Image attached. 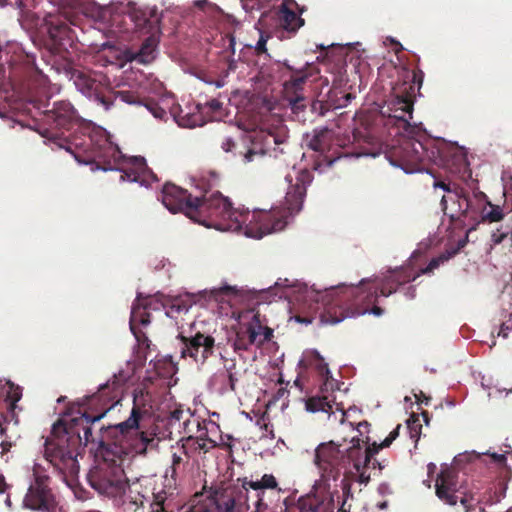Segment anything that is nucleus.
<instances>
[{"label": "nucleus", "mask_w": 512, "mask_h": 512, "mask_svg": "<svg viewBox=\"0 0 512 512\" xmlns=\"http://www.w3.org/2000/svg\"><path fill=\"white\" fill-rule=\"evenodd\" d=\"M235 142L233 141L232 138L230 137H226L223 139L222 143H221V148L225 151V152H230L233 150V148L235 147Z\"/></svg>", "instance_id": "nucleus-53"}, {"label": "nucleus", "mask_w": 512, "mask_h": 512, "mask_svg": "<svg viewBox=\"0 0 512 512\" xmlns=\"http://www.w3.org/2000/svg\"><path fill=\"white\" fill-rule=\"evenodd\" d=\"M135 419L128 423L118 426L112 430V438L116 439L112 448L107 449L102 456V460L88 473V482L90 486L101 496L112 500L116 507H123L124 510L137 512L143 506L144 496L138 493L135 497L127 495V490L131 494L133 486L129 485L126 477L123 462L127 458H133L136 455H146L148 450L158 447L159 439L155 435L147 438H131L123 432L124 428H130Z\"/></svg>", "instance_id": "nucleus-3"}, {"label": "nucleus", "mask_w": 512, "mask_h": 512, "mask_svg": "<svg viewBox=\"0 0 512 512\" xmlns=\"http://www.w3.org/2000/svg\"><path fill=\"white\" fill-rule=\"evenodd\" d=\"M182 343L181 357H190L198 364H204L215 351V338L209 334L197 332L192 336L179 334Z\"/></svg>", "instance_id": "nucleus-17"}, {"label": "nucleus", "mask_w": 512, "mask_h": 512, "mask_svg": "<svg viewBox=\"0 0 512 512\" xmlns=\"http://www.w3.org/2000/svg\"><path fill=\"white\" fill-rule=\"evenodd\" d=\"M395 282L392 280V272L386 276L382 283L379 285V291H380V295L383 296V291H384V288L387 287L388 289H390L391 286H395Z\"/></svg>", "instance_id": "nucleus-52"}, {"label": "nucleus", "mask_w": 512, "mask_h": 512, "mask_svg": "<svg viewBox=\"0 0 512 512\" xmlns=\"http://www.w3.org/2000/svg\"><path fill=\"white\" fill-rule=\"evenodd\" d=\"M46 76L36 68H31L28 78L27 87L28 89H37L46 85Z\"/></svg>", "instance_id": "nucleus-35"}, {"label": "nucleus", "mask_w": 512, "mask_h": 512, "mask_svg": "<svg viewBox=\"0 0 512 512\" xmlns=\"http://www.w3.org/2000/svg\"><path fill=\"white\" fill-rule=\"evenodd\" d=\"M194 199L187 190L167 183L162 189V203L172 213L181 212L190 219L192 218V210L194 209Z\"/></svg>", "instance_id": "nucleus-19"}, {"label": "nucleus", "mask_w": 512, "mask_h": 512, "mask_svg": "<svg viewBox=\"0 0 512 512\" xmlns=\"http://www.w3.org/2000/svg\"><path fill=\"white\" fill-rule=\"evenodd\" d=\"M417 402L424 403L425 405H428L431 401V397L426 396L422 391L419 392V394L414 395Z\"/></svg>", "instance_id": "nucleus-57"}, {"label": "nucleus", "mask_w": 512, "mask_h": 512, "mask_svg": "<svg viewBox=\"0 0 512 512\" xmlns=\"http://www.w3.org/2000/svg\"><path fill=\"white\" fill-rule=\"evenodd\" d=\"M407 428L411 439H414L415 443L420 439L422 425L416 414H412L407 420Z\"/></svg>", "instance_id": "nucleus-38"}, {"label": "nucleus", "mask_w": 512, "mask_h": 512, "mask_svg": "<svg viewBox=\"0 0 512 512\" xmlns=\"http://www.w3.org/2000/svg\"><path fill=\"white\" fill-rule=\"evenodd\" d=\"M311 356L312 359L310 360V363L316 367L321 376L328 378L330 371L328 365L324 363L323 358L316 351L312 352Z\"/></svg>", "instance_id": "nucleus-40"}, {"label": "nucleus", "mask_w": 512, "mask_h": 512, "mask_svg": "<svg viewBox=\"0 0 512 512\" xmlns=\"http://www.w3.org/2000/svg\"><path fill=\"white\" fill-rule=\"evenodd\" d=\"M504 214L499 206L492 205L489 201L486 210H483L481 223L482 222H498L502 220Z\"/></svg>", "instance_id": "nucleus-36"}, {"label": "nucleus", "mask_w": 512, "mask_h": 512, "mask_svg": "<svg viewBox=\"0 0 512 512\" xmlns=\"http://www.w3.org/2000/svg\"><path fill=\"white\" fill-rule=\"evenodd\" d=\"M131 332L135 336L140 347H144L149 350L151 341L148 339L147 335L139 328H132Z\"/></svg>", "instance_id": "nucleus-45"}, {"label": "nucleus", "mask_w": 512, "mask_h": 512, "mask_svg": "<svg viewBox=\"0 0 512 512\" xmlns=\"http://www.w3.org/2000/svg\"><path fill=\"white\" fill-rule=\"evenodd\" d=\"M278 26L282 29L283 33L287 32L290 35H295L296 32L304 25L305 21L295 11L287 7V4L282 3L277 12Z\"/></svg>", "instance_id": "nucleus-23"}, {"label": "nucleus", "mask_w": 512, "mask_h": 512, "mask_svg": "<svg viewBox=\"0 0 512 512\" xmlns=\"http://www.w3.org/2000/svg\"><path fill=\"white\" fill-rule=\"evenodd\" d=\"M401 425L398 424L389 435L381 442H373L370 444L362 443L359 448V468L351 466L348 473L344 474L346 477H356L357 481L361 484H368L370 481V474L367 469L370 467L371 458L374 457L381 449L389 447L392 442L399 436Z\"/></svg>", "instance_id": "nucleus-15"}, {"label": "nucleus", "mask_w": 512, "mask_h": 512, "mask_svg": "<svg viewBox=\"0 0 512 512\" xmlns=\"http://www.w3.org/2000/svg\"><path fill=\"white\" fill-rule=\"evenodd\" d=\"M239 290L236 286H231V285H223L221 287H218V288H213L211 289L210 293H211V296L215 299V300H224L225 297H230V296H237L239 294Z\"/></svg>", "instance_id": "nucleus-37"}, {"label": "nucleus", "mask_w": 512, "mask_h": 512, "mask_svg": "<svg viewBox=\"0 0 512 512\" xmlns=\"http://www.w3.org/2000/svg\"><path fill=\"white\" fill-rule=\"evenodd\" d=\"M435 187H440L448 192L447 196H443L441 204L445 213H447V201L450 200L453 204L457 203L458 215L451 213L452 220L458 219L462 221L464 226H471L470 230L476 229V226L481 223L483 210H486L488 200L484 193L479 192L470 196L463 188L455 187L451 189L450 184L443 181L435 182Z\"/></svg>", "instance_id": "nucleus-8"}, {"label": "nucleus", "mask_w": 512, "mask_h": 512, "mask_svg": "<svg viewBox=\"0 0 512 512\" xmlns=\"http://www.w3.org/2000/svg\"><path fill=\"white\" fill-rule=\"evenodd\" d=\"M122 382L123 380L114 375L112 380L101 385L97 394L93 395L94 399H107V402H111L102 412L90 415L87 412L78 411L77 416L62 417L53 424L51 435L45 442L44 456L54 470L63 477L67 474L74 476L78 473L77 456L82 445L97 444L100 454L103 456L107 449L112 448L114 443L116 444V439L111 437L112 430L133 420V416L136 423L130 424V428H124L125 434L131 435V438H147L155 435V433L140 429V421L149 414L151 409V405L147 403L148 393L143 390L134 392L133 406L125 421L107 426L100 424L106 413L119 403Z\"/></svg>", "instance_id": "nucleus-1"}, {"label": "nucleus", "mask_w": 512, "mask_h": 512, "mask_svg": "<svg viewBox=\"0 0 512 512\" xmlns=\"http://www.w3.org/2000/svg\"><path fill=\"white\" fill-rule=\"evenodd\" d=\"M341 489H342L343 497H344V499H346V501L350 498L351 499L353 498L352 484H351L350 480L347 479L346 476L341 481Z\"/></svg>", "instance_id": "nucleus-47"}, {"label": "nucleus", "mask_w": 512, "mask_h": 512, "mask_svg": "<svg viewBox=\"0 0 512 512\" xmlns=\"http://www.w3.org/2000/svg\"><path fill=\"white\" fill-rule=\"evenodd\" d=\"M148 309H158L155 295L142 299L141 294H138L137 299L133 303L131 309L130 329L137 328L136 325L147 326L150 324V314L147 311Z\"/></svg>", "instance_id": "nucleus-22"}, {"label": "nucleus", "mask_w": 512, "mask_h": 512, "mask_svg": "<svg viewBox=\"0 0 512 512\" xmlns=\"http://www.w3.org/2000/svg\"><path fill=\"white\" fill-rule=\"evenodd\" d=\"M33 106L43 116L48 127L40 134L60 149L71 153L78 162H97L103 164V170H119L122 180L147 185L156 177L147 166L143 157L123 159L118 147L114 146L102 132H92L84 124L72 104L66 100L55 101L49 109V103L32 100Z\"/></svg>", "instance_id": "nucleus-2"}, {"label": "nucleus", "mask_w": 512, "mask_h": 512, "mask_svg": "<svg viewBox=\"0 0 512 512\" xmlns=\"http://www.w3.org/2000/svg\"><path fill=\"white\" fill-rule=\"evenodd\" d=\"M419 277V274H415V275H412L411 272L409 270H406V269H400V270H395L392 272V280L396 283L395 286H391L390 289H388L387 287L384 288V291H383V296L384 297H387L389 296L390 294L394 293L397 291V289L405 284V283H409L411 281H415L416 278Z\"/></svg>", "instance_id": "nucleus-30"}, {"label": "nucleus", "mask_w": 512, "mask_h": 512, "mask_svg": "<svg viewBox=\"0 0 512 512\" xmlns=\"http://www.w3.org/2000/svg\"><path fill=\"white\" fill-rule=\"evenodd\" d=\"M155 300L158 308L160 306L164 308L166 315L170 318H176L179 314L188 312L189 309L188 304L180 298L170 299L163 294L157 293L155 294Z\"/></svg>", "instance_id": "nucleus-25"}, {"label": "nucleus", "mask_w": 512, "mask_h": 512, "mask_svg": "<svg viewBox=\"0 0 512 512\" xmlns=\"http://www.w3.org/2000/svg\"><path fill=\"white\" fill-rule=\"evenodd\" d=\"M184 412L182 410H174L171 413V418L180 421L183 418Z\"/></svg>", "instance_id": "nucleus-61"}, {"label": "nucleus", "mask_w": 512, "mask_h": 512, "mask_svg": "<svg viewBox=\"0 0 512 512\" xmlns=\"http://www.w3.org/2000/svg\"><path fill=\"white\" fill-rule=\"evenodd\" d=\"M340 93L341 96L337 97V91H331L329 94V100L326 103L317 101L312 104L313 110H317L319 107V114L323 116L330 109H339L347 106V104L355 98L351 93Z\"/></svg>", "instance_id": "nucleus-26"}, {"label": "nucleus", "mask_w": 512, "mask_h": 512, "mask_svg": "<svg viewBox=\"0 0 512 512\" xmlns=\"http://www.w3.org/2000/svg\"><path fill=\"white\" fill-rule=\"evenodd\" d=\"M284 97L295 115H299L307 107L308 100L303 94H284Z\"/></svg>", "instance_id": "nucleus-34"}, {"label": "nucleus", "mask_w": 512, "mask_h": 512, "mask_svg": "<svg viewBox=\"0 0 512 512\" xmlns=\"http://www.w3.org/2000/svg\"><path fill=\"white\" fill-rule=\"evenodd\" d=\"M248 216L249 212L234 209L229 198L216 191L195 196L191 220L206 227L229 230L241 227Z\"/></svg>", "instance_id": "nucleus-7"}, {"label": "nucleus", "mask_w": 512, "mask_h": 512, "mask_svg": "<svg viewBox=\"0 0 512 512\" xmlns=\"http://www.w3.org/2000/svg\"><path fill=\"white\" fill-rule=\"evenodd\" d=\"M273 336V330L263 326L258 315H253L251 321L241 324L233 340V348L237 353L247 351L251 346L260 347Z\"/></svg>", "instance_id": "nucleus-14"}, {"label": "nucleus", "mask_w": 512, "mask_h": 512, "mask_svg": "<svg viewBox=\"0 0 512 512\" xmlns=\"http://www.w3.org/2000/svg\"><path fill=\"white\" fill-rule=\"evenodd\" d=\"M306 409L311 412H326L329 413L332 410V405L328 397H311L306 402Z\"/></svg>", "instance_id": "nucleus-32"}, {"label": "nucleus", "mask_w": 512, "mask_h": 512, "mask_svg": "<svg viewBox=\"0 0 512 512\" xmlns=\"http://www.w3.org/2000/svg\"><path fill=\"white\" fill-rule=\"evenodd\" d=\"M285 181L289 185L285 196L286 208L283 211L277 208L269 211H254L249 220L250 224H256L254 237L262 238L267 234L283 230L287 225L288 216L301 210L306 188L312 181V174L307 169H302L296 172L295 177L287 174Z\"/></svg>", "instance_id": "nucleus-5"}, {"label": "nucleus", "mask_w": 512, "mask_h": 512, "mask_svg": "<svg viewBox=\"0 0 512 512\" xmlns=\"http://www.w3.org/2000/svg\"><path fill=\"white\" fill-rule=\"evenodd\" d=\"M508 232H501L500 230H497L492 233L491 235V241L494 245L500 244L503 242L505 238H507Z\"/></svg>", "instance_id": "nucleus-51"}, {"label": "nucleus", "mask_w": 512, "mask_h": 512, "mask_svg": "<svg viewBox=\"0 0 512 512\" xmlns=\"http://www.w3.org/2000/svg\"><path fill=\"white\" fill-rule=\"evenodd\" d=\"M437 155L439 151L435 141H421L411 137H403L392 152L395 158L393 164L401 167L406 173L428 170V166L433 164Z\"/></svg>", "instance_id": "nucleus-9"}, {"label": "nucleus", "mask_w": 512, "mask_h": 512, "mask_svg": "<svg viewBox=\"0 0 512 512\" xmlns=\"http://www.w3.org/2000/svg\"><path fill=\"white\" fill-rule=\"evenodd\" d=\"M456 254V251H446L439 256L432 258L428 265L424 268H421L418 272L420 275L425 274H432L435 269H437L440 265L444 264L446 261H448L451 257H453Z\"/></svg>", "instance_id": "nucleus-33"}, {"label": "nucleus", "mask_w": 512, "mask_h": 512, "mask_svg": "<svg viewBox=\"0 0 512 512\" xmlns=\"http://www.w3.org/2000/svg\"><path fill=\"white\" fill-rule=\"evenodd\" d=\"M298 512H317L318 504L311 498H300L297 504Z\"/></svg>", "instance_id": "nucleus-43"}, {"label": "nucleus", "mask_w": 512, "mask_h": 512, "mask_svg": "<svg viewBox=\"0 0 512 512\" xmlns=\"http://www.w3.org/2000/svg\"><path fill=\"white\" fill-rule=\"evenodd\" d=\"M378 290L379 284L366 286L364 280L360 286L339 285L324 290L305 285L300 289L296 300L307 304L311 312L321 311L322 322L337 324L347 317L365 313L382 315L383 309L375 305Z\"/></svg>", "instance_id": "nucleus-4"}, {"label": "nucleus", "mask_w": 512, "mask_h": 512, "mask_svg": "<svg viewBox=\"0 0 512 512\" xmlns=\"http://www.w3.org/2000/svg\"><path fill=\"white\" fill-rule=\"evenodd\" d=\"M435 494L444 504L455 506L458 502L465 512H473L481 502L473 491H467L458 483L457 475L450 469L441 470L435 480Z\"/></svg>", "instance_id": "nucleus-11"}, {"label": "nucleus", "mask_w": 512, "mask_h": 512, "mask_svg": "<svg viewBox=\"0 0 512 512\" xmlns=\"http://www.w3.org/2000/svg\"><path fill=\"white\" fill-rule=\"evenodd\" d=\"M98 77L100 75L91 71L74 69L71 72V79L76 88L108 110L113 105L112 93L103 92V84Z\"/></svg>", "instance_id": "nucleus-16"}, {"label": "nucleus", "mask_w": 512, "mask_h": 512, "mask_svg": "<svg viewBox=\"0 0 512 512\" xmlns=\"http://www.w3.org/2000/svg\"><path fill=\"white\" fill-rule=\"evenodd\" d=\"M194 428H196V438L199 441H209L211 440L208 437V432L205 427V422H201L198 418H195L192 414H189L188 418L183 421V429L189 435L194 432Z\"/></svg>", "instance_id": "nucleus-29"}, {"label": "nucleus", "mask_w": 512, "mask_h": 512, "mask_svg": "<svg viewBox=\"0 0 512 512\" xmlns=\"http://www.w3.org/2000/svg\"><path fill=\"white\" fill-rule=\"evenodd\" d=\"M346 499H343V502L341 504V507L339 508L338 512H350L351 505L346 506Z\"/></svg>", "instance_id": "nucleus-64"}, {"label": "nucleus", "mask_w": 512, "mask_h": 512, "mask_svg": "<svg viewBox=\"0 0 512 512\" xmlns=\"http://www.w3.org/2000/svg\"><path fill=\"white\" fill-rule=\"evenodd\" d=\"M24 507L38 512H54L57 507L56 497L50 488V477L40 464L33 467V481L23 500Z\"/></svg>", "instance_id": "nucleus-12"}, {"label": "nucleus", "mask_w": 512, "mask_h": 512, "mask_svg": "<svg viewBox=\"0 0 512 512\" xmlns=\"http://www.w3.org/2000/svg\"><path fill=\"white\" fill-rule=\"evenodd\" d=\"M265 490L266 489L262 488L259 491H255V501L253 502L255 507L254 512H265L268 509L269 504L265 500Z\"/></svg>", "instance_id": "nucleus-41"}, {"label": "nucleus", "mask_w": 512, "mask_h": 512, "mask_svg": "<svg viewBox=\"0 0 512 512\" xmlns=\"http://www.w3.org/2000/svg\"><path fill=\"white\" fill-rule=\"evenodd\" d=\"M328 134L327 130H322L315 134L309 141V147L317 152H323L326 149L327 143L325 141Z\"/></svg>", "instance_id": "nucleus-39"}, {"label": "nucleus", "mask_w": 512, "mask_h": 512, "mask_svg": "<svg viewBox=\"0 0 512 512\" xmlns=\"http://www.w3.org/2000/svg\"><path fill=\"white\" fill-rule=\"evenodd\" d=\"M187 512H214V509L211 507L208 501H204L202 503L193 505Z\"/></svg>", "instance_id": "nucleus-48"}, {"label": "nucleus", "mask_w": 512, "mask_h": 512, "mask_svg": "<svg viewBox=\"0 0 512 512\" xmlns=\"http://www.w3.org/2000/svg\"><path fill=\"white\" fill-rule=\"evenodd\" d=\"M130 17L139 31L149 34L143 41L140 49L135 52L131 60L141 64H149L155 59V52L161 33L162 13L157 7H133Z\"/></svg>", "instance_id": "nucleus-10"}, {"label": "nucleus", "mask_w": 512, "mask_h": 512, "mask_svg": "<svg viewBox=\"0 0 512 512\" xmlns=\"http://www.w3.org/2000/svg\"><path fill=\"white\" fill-rule=\"evenodd\" d=\"M144 105L155 118L163 119L166 116V111L156 101L150 99Z\"/></svg>", "instance_id": "nucleus-44"}, {"label": "nucleus", "mask_w": 512, "mask_h": 512, "mask_svg": "<svg viewBox=\"0 0 512 512\" xmlns=\"http://www.w3.org/2000/svg\"><path fill=\"white\" fill-rule=\"evenodd\" d=\"M369 426L367 421L360 422L357 426L360 435L352 437L348 447L342 448V444L332 440L317 446L314 462L324 481H336L342 471L347 474L351 466L359 468V448L362 443L370 442L368 435L363 436V429H368Z\"/></svg>", "instance_id": "nucleus-6"}, {"label": "nucleus", "mask_w": 512, "mask_h": 512, "mask_svg": "<svg viewBox=\"0 0 512 512\" xmlns=\"http://www.w3.org/2000/svg\"><path fill=\"white\" fill-rule=\"evenodd\" d=\"M424 79V73L420 69L412 71V82L414 85H418V89L421 88Z\"/></svg>", "instance_id": "nucleus-50"}, {"label": "nucleus", "mask_w": 512, "mask_h": 512, "mask_svg": "<svg viewBox=\"0 0 512 512\" xmlns=\"http://www.w3.org/2000/svg\"><path fill=\"white\" fill-rule=\"evenodd\" d=\"M181 441H182V449L184 450V453L186 455L188 454V449H191L194 451H203L204 453H207L212 448L217 446V444L214 440L199 441L196 438H194L193 435H189L188 437L183 438Z\"/></svg>", "instance_id": "nucleus-31"}, {"label": "nucleus", "mask_w": 512, "mask_h": 512, "mask_svg": "<svg viewBox=\"0 0 512 512\" xmlns=\"http://www.w3.org/2000/svg\"><path fill=\"white\" fill-rule=\"evenodd\" d=\"M152 506H153L152 512L164 511L163 500L162 501H156L155 503L152 504Z\"/></svg>", "instance_id": "nucleus-59"}, {"label": "nucleus", "mask_w": 512, "mask_h": 512, "mask_svg": "<svg viewBox=\"0 0 512 512\" xmlns=\"http://www.w3.org/2000/svg\"><path fill=\"white\" fill-rule=\"evenodd\" d=\"M183 463V458L181 457V455H178L176 453H174L172 455V469H173V472H176L177 468Z\"/></svg>", "instance_id": "nucleus-55"}, {"label": "nucleus", "mask_w": 512, "mask_h": 512, "mask_svg": "<svg viewBox=\"0 0 512 512\" xmlns=\"http://www.w3.org/2000/svg\"><path fill=\"white\" fill-rule=\"evenodd\" d=\"M208 105L214 111L219 110L222 106L221 102L217 99H212L211 101H209Z\"/></svg>", "instance_id": "nucleus-58"}, {"label": "nucleus", "mask_w": 512, "mask_h": 512, "mask_svg": "<svg viewBox=\"0 0 512 512\" xmlns=\"http://www.w3.org/2000/svg\"><path fill=\"white\" fill-rule=\"evenodd\" d=\"M47 26L50 39L59 47L70 45L76 37L75 31L69 26L67 19L61 16L47 21Z\"/></svg>", "instance_id": "nucleus-21"}, {"label": "nucleus", "mask_w": 512, "mask_h": 512, "mask_svg": "<svg viewBox=\"0 0 512 512\" xmlns=\"http://www.w3.org/2000/svg\"><path fill=\"white\" fill-rule=\"evenodd\" d=\"M512 329V325L509 326L506 323H502L500 326V329L498 331V336H501L503 338H507L509 335V331Z\"/></svg>", "instance_id": "nucleus-56"}, {"label": "nucleus", "mask_w": 512, "mask_h": 512, "mask_svg": "<svg viewBox=\"0 0 512 512\" xmlns=\"http://www.w3.org/2000/svg\"><path fill=\"white\" fill-rule=\"evenodd\" d=\"M13 446V443L7 439H4L1 443H0V447H1V456L4 457L9 451L10 449L12 448Z\"/></svg>", "instance_id": "nucleus-54"}, {"label": "nucleus", "mask_w": 512, "mask_h": 512, "mask_svg": "<svg viewBox=\"0 0 512 512\" xmlns=\"http://www.w3.org/2000/svg\"><path fill=\"white\" fill-rule=\"evenodd\" d=\"M117 98L127 104H141L138 97L131 91H118L115 95L112 93V101L114 102Z\"/></svg>", "instance_id": "nucleus-42"}, {"label": "nucleus", "mask_w": 512, "mask_h": 512, "mask_svg": "<svg viewBox=\"0 0 512 512\" xmlns=\"http://www.w3.org/2000/svg\"><path fill=\"white\" fill-rule=\"evenodd\" d=\"M268 38H269V36H266L263 33H261L260 38L257 41L256 47H255L257 54L266 53V51H267L266 43H267Z\"/></svg>", "instance_id": "nucleus-49"}, {"label": "nucleus", "mask_w": 512, "mask_h": 512, "mask_svg": "<svg viewBox=\"0 0 512 512\" xmlns=\"http://www.w3.org/2000/svg\"><path fill=\"white\" fill-rule=\"evenodd\" d=\"M7 484L5 481V477L0 475V494L4 493L6 490Z\"/></svg>", "instance_id": "nucleus-63"}, {"label": "nucleus", "mask_w": 512, "mask_h": 512, "mask_svg": "<svg viewBox=\"0 0 512 512\" xmlns=\"http://www.w3.org/2000/svg\"><path fill=\"white\" fill-rule=\"evenodd\" d=\"M237 482H241L243 486H246V489H252L253 491H259L262 488L264 489H276L279 492L281 488L278 487V482L274 475L272 474H264L260 480H248L245 478H238Z\"/></svg>", "instance_id": "nucleus-27"}, {"label": "nucleus", "mask_w": 512, "mask_h": 512, "mask_svg": "<svg viewBox=\"0 0 512 512\" xmlns=\"http://www.w3.org/2000/svg\"><path fill=\"white\" fill-rule=\"evenodd\" d=\"M207 501L217 512H247L250 509L249 491L242 483L216 491Z\"/></svg>", "instance_id": "nucleus-13"}, {"label": "nucleus", "mask_w": 512, "mask_h": 512, "mask_svg": "<svg viewBox=\"0 0 512 512\" xmlns=\"http://www.w3.org/2000/svg\"><path fill=\"white\" fill-rule=\"evenodd\" d=\"M437 150L439 155L434 158L433 164L461 178L470 176L467 155L462 148L441 143L437 144Z\"/></svg>", "instance_id": "nucleus-18"}, {"label": "nucleus", "mask_w": 512, "mask_h": 512, "mask_svg": "<svg viewBox=\"0 0 512 512\" xmlns=\"http://www.w3.org/2000/svg\"><path fill=\"white\" fill-rule=\"evenodd\" d=\"M265 150L263 148H248L247 151L243 155V160L245 163H249L254 161L255 158H261L265 155Z\"/></svg>", "instance_id": "nucleus-46"}, {"label": "nucleus", "mask_w": 512, "mask_h": 512, "mask_svg": "<svg viewBox=\"0 0 512 512\" xmlns=\"http://www.w3.org/2000/svg\"><path fill=\"white\" fill-rule=\"evenodd\" d=\"M285 67L291 72L289 80L284 83V94H303V87L311 73L306 70L310 68L308 63L303 68H295L284 62Z\"/></svg>", "instance_id": "nucleus-24"}, {"label": "nucleus", "mask_w": 512, "mask_h": 512, "mask_svg": "<svg viewBox=\"0 0 512 512\" xmlns=\"http://www.w3.org/2000/svg\"><path fill=\"white\" fill-rule=\"evenodd\" d=\"M370 465L373 469H383V466L381 465V463L377 460V459H374L373 457L371 458V462H370Z\"/></svg>", "instance_id": "nucleus-62"}, {"label": "nucleus", "mask_w": 512, "mask_h": 512, "mask_svg": "<svg viewBox=\"0 0 512 512\" xmlns=\"http://www.w3.org/2000/svg\"><path fill=\"white\" fill-rule=\"evenodd\" d=\"M7 385H8L9 389H8L6 397H5V402L7 403L8 414L9 415H7L5 417V421L8 420V417H10V420H15V422L17 423L18 420L16 418L15 410L17 408V402L22 397V389H21L20 386L15 385L11 381H8Z\"/></svg>", "instance_id": "nucleus-28"}, {"label": "nucleus", "mask_w": 512, "mask_h": 512, "mask_svg": "<svg viewBox=\"0 0 512 512\" xmlns=\"http://www.w3.org/2000/svg\"><path fill=\"white\" fill-rule=\"evenodd\" d=\"M228 380H229V385H230V388L232 391L235 390V383L237 381V378L235 377V375L231 372L228 373Z\"/></svg>", "instance_id": "nucleus-60"}, {"label": "nucleus", "mask_w": 512, "mask_h": 512, "mask_svg": "<svg viewBox=\"0 0 512 512\" xmlns=\"http://www.w3.org/2000/svg\"><path fill=\"white\" fill-rule=\"evenodd\" d=\"M409 90L405 88L402 94H397L387 105L389 112L400 111V114H388V117L395 119L404 129L410 126L409 120L412 119L414 107V86L411 85Z\"/></svg>", "instance_id": "nucleus-20"}]
</instances>
